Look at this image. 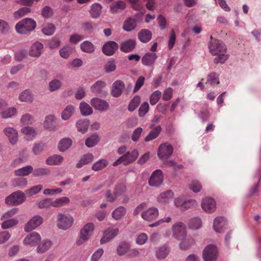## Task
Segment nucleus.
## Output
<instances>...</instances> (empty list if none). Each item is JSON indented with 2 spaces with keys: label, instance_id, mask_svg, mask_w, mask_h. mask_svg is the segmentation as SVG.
<instances>
[{
  "label": "nucleus",
  "instance_id": "1",
  "mask_svg": "<svg viewBox=\"0 0 261 261\" xmlns=\"http://www.w3.org/2000/svg\"><path fill=\"white\" fill-rule=\"evenodd\" d=\"M36 27V23L33 19L25 18L16 24L15 29L19 34H26L33 31Z\"/></svg>",
  "mask_w": 261,
  "mask_h": 261
},
{
  "label": "nucleus",
  "instance_id": "2",
  "mask_svg": "<svg viewBox=\"0 0 261 261\" xmlns=\"http://www.w3.org/2000/svg\"><path fill=\"white\" fill-rule=\"evenodd\" d=\"M139 152L137 149H133L131 151H127L113 164V166H117L121 164L124 165H128L134 162L139 156Z\"/></svg>",
  "mask_w": 261,
  "mask_h": 261
},
{
  "label": "nucleus",
  "instance_id": "3",
  "mask_svg": "<svg viewBox=\"0 0 261 261\" xmlns=\"http://www.w3.org/2000/svg\"><path fill=\"white\" fill-rule=\"evenodd\" d=\"M94 229V225L92 223H88L81 229L80 235L76 241L77 246H81L87 242Z\"/></svg>",
  "mask_w": 261,
  "mask_h": 261
},
{
  "label": "nucleus",
  "instance_id": "4",
  "mask_svg": "<svg viewBox=\"0 0 261 261\" xmlns=\"http://www.w3.org/2000/svg\"><path fill=\"white\" fill-rule=\"evenodd\" d=\"M73 221V218L68 214L60 213L57 217V226L60 229L63 230L71 227Z\"/></svg>",
  "mask_w": 261,
  "mask_h": 261
},
{
  "label": "nucleus",
  "instance_id": "5",
  "mask_svg": "<svg viewBox=\"0 0 261 261\" xmlns=\"http://www.w3.org/2000/svg\"><path fill=\"white\" fill-rule=\"evenodd\" d=\"M126 192V187L123 184L117 185L114 189V193L112 194L111 190H108L106 194V198L110 202H114L117 198L120 197H124L125 199V194Z\"/></svg>",
  "mask_w": 261,
  "mask_h": 261
},
{
  "label": "nucleus",
  "instance_id": "6",
  "mask_svg": "<svg viewBox=\"0 0 261 261\" xmlns=\"http://www.w3.org/2000/svg\"><path fill=\"white\" fill-rule=\"evenodd\" d=\"M208 48L210 52L214 56L224 53L226 50V47L222 42L213 38L212 36L211 37Z\"/></svg>",
  "mask_w": 261,
  "mask_h": 261
},
{
  "label": "nucleus",
  "instance_id": "7",
  "mask_svg": "<svg viewBox=\"0 0 261 261\" xmlns=\"http://www.w3.org/2000/svg\"><path fill=\"white\" fill-rule=\"evenodd\" d=\"M25 194L21 191H17L7 196L5 198V202L10 205H18L25 201Z\"/></svg>",
  "mask_w": 261,
  "mask_h": 261
},
{
  "label": "nucleus",
  "instance_id": "8",
  "mask_svg": "<svg viewBox=\"0 0 261 261\" xmlns=\"http://www.w3.org/2000/svg\"><path fill=\"white\" fill-rule=\"evenodd\" d=\"M173 237L177 240H182L187 235L186 225L181 222H177L171 228Z\"/></svg>",
  "mask_w": 261,
  "mask_h": 261
},
{
  "label": "nucleus",
  "instance_id": "9",
  "mask_svg": "<svg viewBox=\"0 0 261 261\" xmlns=\"http://www.w3.org/2000/svg\"><path fill=\"white\" fill-rule=\"evenodd\" d=\"M173 152V146L168 143L161 144L158 150V156L162 160H165L170 158Z\"/></svg>",
  "mask_w": 261,
  "mask_h": 261
},
{
  "label": "nucleus",
  "instance_id": "10",
  "mask_svg": "<svg viewBox=\"0 0 261 261\" xmlns=\"http://www.w3.org/2000/svg\"><path fill=\"white\" fill-rule=\"evenodd\" d=\"M217 256V247L213 245H207L203 251L202 257L204 261H216Z\"/></svg>",
  "mask_w": 261,
  "mask_h": 261
},
{
  "label": "nucleus",
  "instance_id": "11",
  "mask_svg": "<svg viewBox=\"0 0 261 261\" xmlns=\"http://www.w3.org/2000/svg\"><path fill=\"white\" fill-rule=\"evenodd\" d=\"M41 241L40 234L37 232L34 231L28 234L23 240V244L30 247H34L38 245Z\"/></svg>",
  "mask_w": 261,
  "mask_h": 261
},
{
  "label": "nucleus",
  "instance_id": "12",
  "mask_svg": "<svg viewBox=\"0 0 261 261\" xmlns=\"http://www.w3.org/2000/svg\"><path fill=\"white\" fill-rule=\"evenodd\" d=\"M43 222V218L40 215H35L25 224L24 230L25 232H30L40 226Z\"/></svg>",
  "mask_w": 261,
  "mask_h": 261
},
{
  "label": "nucleus",
  "instance_id": "13",
  "mask_svg": "<svg viewBox=\"0 0 261 261\" xmlns=\"http://www.w3.org/2000/svg\"><path fill=\"white\" fill-rule=\"evenodd\" d=\"M43 48V44L41 42L36 41L30 47L28 54L33 58L37 59L41 56Z\"/></svg>",
  "mask_w": 261,
  "mask_h": 261
},
{
  "label": "nucleus",
  "instance_id": "14",
  "mask_svg": "<svg viewBox=\"0 0 261 261\" xmlns=\"http://www.w3.org/2000/svg\"><path fill=\"white\" fill-rule=\"evenodd\" d=\"M91 106L95 110L100 112H105L109 109L110 105L108 102L104 99L94 97L90 100Z\"/></svg>",
  "mask_w": 261,
  "mask_h": 261
},
{
  "label": "nucleus",
  "instance_id": "15",
  "mask_svg": "<svg viewBox=\"0 0 261 261\" xmlns=\"http://www.w3.org/2000/svg\"><path fill=\"white\" fill-rule=\"evenodd\" d=\"M5 135L7 137L9 143L12 145H16L18 140V133L13 127L8 126L3 129Z\"/></svg>",
  "mask_w": 261,
  "mask_h": 261
},
{
  "label": "nucleus",
  "instance_id": "16",
  "mask_svg": "<svg viewBox=\"0 0 261 261\" xmlns=\"http://www.w3.org/2000/svg\"><path fill=\"white\" fill-rule=\"evenodd\" d=\"M163 179L162 171L160 169H157L151 174L149 178L148 183L151 187H158L162 184Z\"/></svg>",
  "mask_w": 261,
  "mask_h": 261
},
{
  "label": "nucleus",
  "instance_id": "17",
  "mask_svg": "<svg viewBox=\"0 0 261 261\" xmlns=\"http://www.w3.org/2000/svg\"><path fill=\"white\" fill-rule=\"evenodd\" d=\"M125 88V84L121 80H116L112 85L111 94L114 97H119Z\"/></svg>",
  "mask_w": 261,
  "mask_h": 261
},
{
  "label": "nucleus",
  "instance_id": "18",
  "mask_svg": "<svg viewBox=\"0 0 261 261\" xmlns=\"http://www.w3.org/2000/svg\"><path fill=\"white\" fill-rule=\"evenodd\" d=\"M118 48V44L115 41H109L104 44L102 47V53L107 56L113 55Z\"/></svg>",
  "mask_w": 261,
  "mask_h": 261
},
{
  "label": "nucleus",
  "instance_id": "19",
  "mask_svg": "<svg viewBox=\"0 0 261 261\" xmlns=\"http://www.w3.org/2000/svg\"><path fill=\"white\" fill-rule=\"evenodd\" d=\"M202 208L207 213H213L216 210V203L212 198H205L201 201Z\"/></svg>",
  "mask_w": 261,
  "mask_h": 261
},
{
  "label": "nucleus",
  "instance_id": "20",
  "mask_svg": "<svg viewBox=\"0 0 261 261\" xmlns=\"http://www.w3.org/2000/svg\"><path fill=\"white\" fill-rule=\"evenodd\" d=\"M226 225L227 222L224 217H218L214 220L213 227L215 231L217 232H222L226 228Z\"/></svg>",
  "mask_w": 261,
  "mask_h": 261
},
{
  "label": "nucleus",
  "instance_id": "21",
  "mask_svg": "<svg viewBox=\"0 0 261 261\" xmlns=\"http://www.w3.org/2000/svg\"><path fill=\"white\" fill-rule=\"evenodd\" d=\"M159 216L157 208L151 207L141 214L142 218L146 221H150L156 219Z\"/></svg>",
  "mask_w": 261,
  "mask_h": 261
},
{
  "label": "nucleus",
  "instance_id": "22",
  "mask_svg": "<svg viewBox=\"0 0 261 261\" xmlns=\"http://www.w3.org/2000/svg\"><path fill=\"white\" fill-rule=\"evenodd\" d=\"M119 231L117 228L107 229L105 231L103 236L100 241V243L103 244L109 242L117 235Z\"/></svg>",
  "mask_w": 261,
  "mask_h": 261
},
{
  "label": "nucleus",
  "instance_id": "23",
  "mask_svg": "<svg viewBox=\"0 0 261 261\" xmlns=\"http://www.w3.org/2000/svg\"><path fill=\"white\" fill-rule=\"evenodd\" d=\"M21 133L24 136L25 139L29 141H32L37 135L36 130L31 126H25L21 128Z\"/></svg>",
  "mask_w": 261,
  "mask_h": 261
},
{
  "label": "nucleus",
  "instance_id": "24",
  "mask_svg": "<svg viewBox=\"0 0 261 261\" xmlns=\"http://www.w3.org/2000/svg\"><path fill=\"white\" fill-rule=\"evenodd\" d=\"M174 196V193L171 190H167L159 195L157 201L162 204H167L173 199Z\"/></svg>",
  "mask_w": 261,
  "mask_h": 261
},
{
  "label": "nucleus",
  "instance_id": "25",
  "mask_svg": "<svg viewBox=\"0 0 261 261\" xmlns=\"http://www.w3.org/2000/svg\"><path fill=\"white\" fill-rule=\"evenodd\" d=\"M152 37V32L146 29L141 30L138 33V39L143 43L149 42Z\"/></svg>",
  "mask_w": 261,
  "mask_h": 261
},
{
  "label": "nucleus",
  "instance_id": "26",
  "mask_svg": "<svg viewBox=\"0 0 261 261\" xmlns=\"http://www.w3.org/2000/svg\"><path fill=\"white\" fill-rule=\"evenodd\" d=\"M18 99L21 102L32 103L34 101V94L30 89H25L19 94Z\"/></svg>",
  "mask_w": 261,
  "mask_h": 261
},
{
  "label": "nucleus",
  "instance_id": "27",
  "mask_svg": "<svg viewBox=\"0 0 261 261\" xmlns=\"http://www.w3.org/2000/svg\"><path fill=\"white\" fill-rule=\"evenodd\" d=\"M64 161V158L59 154H53L48 156L45 160V163L48 166L60 165Z\"/></svg>",
  "mask_w": 261,
  "mask_h": 261
},
{
  "label": "nucleus",
  "instance_id": "28",
  "mask_svg": "<svg viewBox=\"0 0 261 261\" xmlns=\"http://www.w3.org/2000/svg\"><path fill=\"white\" fill-rule=\"evenodd\" d=\"M136 45V42L134 39H128L121 43L120 50L124 53H129L134 50Z\"/></svg>",
  "mask_w": 261,
  "mask_h": 261
},
{
  "label": "nucleus",
  "instance_id": "29",
  "mask_svg": "<svg viewBox=\"0 0 261 261\" xmlns=\"http://www.w3.org/2000/svg\"><path fill=\"white\" fill-rule=\"evenodd\" d=\"M157 55L155 53H146L142 58V63L147 66H152L154 65Z\"/></svg>",
  "mask_w": 261,
  "mask_h": 261
},
{
  "label": "nucleus",
  "instance_id": "30",
  "mask_svg": "<svg viewBox=\"0 0 261 261\" xmlns=\"http://www.w3.org/2000/svg\"><path fill=\"white\" fill-rule=\"evenodd\" d=\"M17 112V110L16 108L9 107L8 105L0 114V116L4 119L10 118L16 115Z\"/></svg>",
  "mask_w": 261,
  "mask_h": 261
},
{
  "label": "nucleus",
  "instance_id": "31",
  "mask_svg": "<svg viewBox=\"0 0 261 261\" xmlns=\"http://www.w3.org/2000/svg\"><path fill=\"white\" fill-rule=\"evenodd\" d=\"M137 27V20L135 17H128L124 21L123 29L126 32L134 30Z\"/></svg>",
  "mask_w": 261,
  "mask_h": 261
},
{
  "label": "nucleus",
  "instance_id": "32",
  "mask_svg": "<svg viewBox=\"0 0 261 261\" xmlns=\"http://www.w3.org/2000/svg\"><path fill=\"white\" fill-rule=\"evenodd\" d=\"M33 168L31 165H28L21 168L16 169L14 173L17 176H26L33 172Z\"/></svg>",
  "mask_w": 261,
  "mask_h": 261
},
{
  "label": "nucleus",
  "instance_id": "33",
  "mask_svg": "<svg viewBox=\"0 0 261 261\" xmlns=\"http://www.w3.org/2000/svg\"><path fill=\"white\" fill-rule=\"evenodd\" d=\"M169 249L166 246H163L159 247L155 251V256L160 260L165 259L169 254Z\"/></svg>",
  "mask_w": 261,
  "mask_h": 261
},
{
  "label": "nucleus",
  "instance_id": "34",
  "mask_svg": "<svg viewBox=\"0 0 261 261\" xmlns=\"http://www.w3.org/2000/svg\"><path fill=\"white\" fill-rule=\"evenodd\" d=\"M130 248V244L126 242H122L119 244L117 247V253L119 256L126 254Z\"/></svg>",
  "mask_w": 261,
  "mask_h": 261
},
{
  "label": "nucleus",
  "instance_id": "35",
  "mask_svg": "<svg viewBox=\"0 0 261 261\" xmlns=\"http://www.w3.org/2000/svg\"><path fill=\"white\" fill-rule=\"evenodd\" d=\"M72 144V141L69 138L62 139L59 143L58 149L61 152H64L68 149Z\"/></svg>",
  "mask_w": 261,
  "mask_h": 261
},
{
  "label": "nucleus",
  "instance_id": "36",
  "mask_svg": "<svg viewBox=\"0 0 261 261\" xmlns=\"http://www.w3.org/2000/svg\"><path fill=\"white\" fill-rule=\"evenodd\" d=\"M52 246V242L49 240H43L37 247V252L42 254L49 250Z\"/></svg>",
  "mask_w": 261,
  "mask_h": 261
},
{
  "label": "nucleus",
  "instance_id": "37",
  "mask_svg": "<svg viewBox=\"0 0 261 261\" xmlns=\"http://www.w3.org/2000/svg\"><path fill=\"white\" fill-rule=\"evenodd\" d=\"M80 48L82 51L87 54H92L94 52L95 49L93 44L89 41L83 42L81 44Z\"/></svg>",
  "mask_w": 261,
  "mask_h": 261
},
{
  "label": "nucleus",
  "instance_id": "38",
  "mask_svg": "<svg viewBox=\"0 0 261 261\" xmlns=\"http://www.w3.org/2000/svg\"><path fill=\"white\" fill-rule=\"evenodd\" d=\"M80 109L81 114L84 116H87L93 113V109L91 106L85 101H82L80 104Z\"/></svg>",
  "mask_w": 261,
  "mask_h": 261
},
{
  "label": "nucleus",
  "instance_id": "39",
  "mask_svg": "<svg viewBox=\"0 0 261 261\" xmlns=\"http://www.w3.org/2000/svg\"><path fill=\"white\" fill-rule=\"evenodd\" d=\"M75 108L72 105H68L62 111L61 117L63 120L69 119L74 113Z\"/></svg>",
  "mask_w": 261,
  "mask_h": 261
},
{
  "label": "nucleus",
  "instance_id": "40",
  "mask_svg": "<svg viewBox=\"0 0 261 261\" xmlns=\"http://www.w3.org/2000/svg\"><path fill=\"white\" fill-rule=\"evenodd\" d=\"M77 130L82 134L85 133L88 128L89 123L87 120H79L75 124Z\"/></svg>",
  "mask_w": 261,
  "mask_h": 261
},
{
  "label": "nucleus",
  "instance_id": "41",
  "mask_svg": "<svg viewBox=\"0 0 261 261\" xmlns=\"http://www.w3.org/2000/svg\"><path fill=\"white\" fill-rule=\"evenodd\" d=\"M126 8L125 3L122 1H117L113 2L111 7L110 10L112 13H115L119 10H123Z\"/></svg>",
  "mask_w": 261,
  "mask_h": 261
},
{
  "label": "nucleus",
  "instance_id": "42",
  "mask_svg": "<svg viewBox=\"0 0 261 261\" xmlns=\"http://www.w3.org/2000/svg\"><path fill=\"white\" fill-rule=\"evenodd\" d=\"M126 214V209L122 206L117 207L112 212V217L115 220L121 219Z\"/></svg>",
  "mask_w": 261,
  "mask_h": 261
},
{
  "label": "nucleus",
  "instance_id": "43",
  "mask_svg": "<svg viewBox=\"0 0 261 261\" xmlns=\"http://www.w3.org/2000/svg\"><path fill=\"white\" fill-rule=\"evenodd\" d=\"M93 158L94 157L92 154H87L82 158L79 163H77L76 167L77 168H80L92 162Z\"/></svg>",
  "mask_w": 261,
  "mask_h": 261
},
{
  "label": "nucleus",
  "instance_id": "44",
  "mask_svg": "<svg viewBox=\"0 0 261 261\" xmlns=\"http://www.w3.org/2000/svg\"><path fill=\"white\" fill-rule=\"evenodd\" d=\"M3 221L1 224V228L4 230L14 227L18 223V220L14 218L7 219Z\"/></svg>",
  "mask_w": 261,
  "mask_h": 261
},
{
  "label": "nucleus",
  "instance_id": "45",
  "mask_svg": "<svg viewBox=\"0 0 261 261\" xmlns=\"http://www.w3.org/2000/svg\"><path fill=\"white\" fill-rule=\"evenodd\" d=\"M106 86V83L101 81L95 82L91 87V91L96 94H100Z\"/></svg>",
  "mask_w": 261,
  "mask_h": 261
},
{
  "label": "nucleus",
  "instance_id": "46",
  "mask_svg": "<svg viewBox=\"0 0 261 261\" xmlns=\"http://www.w3.org/2000/svg\"><path fill=\"white\" fill-rule=\"evenodd\" d=\"M162 130L160 125L157 126L155 128L151 131L149 134L145 138V141L148 142L155 139L160 133Z\"/></svg>",
  "mask_w": 261,
  "mask_h": 261
},
{
  "label": "nucleus",
  "instance_id": "47",
  "mask_svg": "<svg viewBox=\"0 0 261 261\" xmlns=\"http://www.w3.org/2000/svg\"><path fill=\"white\" fill-rule=\"evenodd\" d=\"M55 30L56 28L54 24L48 23L42 25L41 31L45 35L51 36L54 33Z\"/></svg>",
  "mask_w": 261,
  "mask_h": 261
},
{
  "label": "nucleus",
  "instance_id": "48",
  "mask_svg": "<svg viewBox=\"0 0 261 261\" xmlns=\"http://www.w3.org/2000/svg\"><path fill=\"white\" fill-rule=\"evenodd\" d=\"M179 244V248L182 250L190 248L194 243V240L191 238H185Z\"/></svg>",
  "mask_w": 261,
  "mask_h": 261
},
{
  "label": "nucleus",
  "instance_id": "49",
  "mask_svg": "<svg viewBox=\"0 0 261 261\" xmlns=\"http://www.w3.org/2000/svg\"><path fill=\"white\" fill-rule=\"evenodd\" d=\"M70 202V199L67 197H62L59 198H57L54 201H53V207H61L66 204H68Z\"/></svg>",
  "mask_w": 261,
  "mask_h": 261
},
{
  "label": "nucleus",
  "instance_id": "50",
  "mask_svg": "<svg viewBox=\"0 0 261 261\" xmlns=\"http://www.w3.org/2000/svg\"><path fill=\"white\" fill-rule=\"evenodd\" d=\"M108 165V161L107 160L100 159L92 165V169L95 171H99L105 168Z\"/></svg>",
  "mask_w": 261,
  "mask_h": 261
},
{
  "label": "nucleus",
  "instance_id": "51",
  "mask_svg": "<svg viewBox=\"0 0 261 261\" xmlns=\"http://www.w3.org/2000/svg\"><path fill=\"white\" fill-rule=\"evenodd\" d=\"M37 206L40 209L49 208L53 207V200L50 198L43 199L37 202Z\"/></svg>",
  "mask_w": 261,
  "mask_h": 261
},
{
  "label": "nucleus",
  "instance_id": "52",
  "mask_svg": "<svg viewBox=\"0 0 261 261\" xmlns=\"http://www.w3.org/2000/svg\"><path fill=\"white\" fill-rule=\"evenodd\" d=\"M50 171L47 168H38L33 171V176L35 177L44 176L48 175Z\"/></svg>",
  "mask_w": 261,
  "mask_h": 261
},
{
  "label": "nucleus",
  "instance_id": "53",
  "mask_svg": "<svg viewBox=\"0 0 261 261\" xmlns=\"http://www.w3.org/2000/svg\"><path fill=\"white\" fill-rule=\"evenodd\" d=\"M99 141V136L97 135L94 134L86 140L85 144L88 147H92L94 146Z\"/></svg>",
  "mask_w": 261,
  "mask_h": 261
},
{
  "label": "nucleus",
  "instance_id": "54",
  "mask_svg": "<svg viewBox=\"0 0 261 261\" xmlns=\"http://www.w3.org/2000/svg\"><path fill=\"white\" fill-rule=\"evenodd\" d=\"M48 86L50 91H56L61 88L62 82L59 80L54 79L49 83Z\"/></svg>",
  "mask_w": 261,
  "mask_h": 261
},
{
  "label": "nucleus",
  "instance_id": "55",
  "mask_svg": "<svg viewBox=\"0 0 261 261\" xmlns=\"http://www.w3.org/2000/svg\"><path fill=\"white\" fill-rule=\"evenodd\" d=\"M72 52V48L68 45L63 47L59 50L60 56L64 59L68 58Z\"/></svg>",
  "mask_w": 261,
  "mask_h": 261
},
{
  "label": "nucleus",
  "instance_id": "56",
  "mask_svg": "<svg viewBox=\"0 0 261 261\" xmlns=\"http://www.w3.org/2000/svg\"><path fill=\"white\" fill-rule=\"evenodd\" d=\"M13 184L14 186L20 189L24 188L28 185V180L24 178H17L13 180Z\"/></svg>",
  "mask_w": 261,
  "mask_h": 261
},
{
  "label": "nucleus",
  "instance_id": "57",
  "mask_svg": "<svg viewBox=\"0 0 261 261\" xmlns=\"http://www.w3.org/2000/svg\"><path fill=\"white\" fill-rule=\"evenodd\" d=\"M102 7L98 3L93 4L91 7L90 13L92 16H99L101 12Z\"/></svg>",
  "mask_w": 261,
  "mask_h": 261
},
{
  "label": "nucleus",
  "instance_id": "58",
  "mask_svg": "<svg viewBox=\"0 0 261 261\" xmlns=\"http://www.w3.org/2000/svg\"><path fill=\"white\" fill-rule=\"evenodd\" d=\"M140 97L139 96H136L130 101L128 106V109L130 112H133L138 107L139 103H140Z\"/></svg>",
  "mask_w": 261,
  "mask_h": 261
},
{
  "label": "nucleus",
  "instance_id": "59",
  "mask_svg": "<svg viewBox=\"0 0 261 261\" xmlns=\"http://www.w3.org/2000/svg\"><path fill=\"white\" fill-rule=\"evenodd\" d=\"M43 189V186L41 185H38L34 186L30 189H27L25 191V193L30 197L32 196L39 192H40Z\"/></svg>",
  "mask_w": 261,
  "mask_h": 261
},
{
  "label": "nucleus",
  "instance_id": "60",
  "mask_svg": "<svg viewBox=\"0 0 261 261\" xmlns=\"http://www.w3.org/2000/svg\"><path fill=\"white\" fill-rule=\"evenodd\" d=\"M33 122V116L29 113L23 114L20 118V122L23 125L32 124Z\"/></svg>",
  "mask_w": 261,
  "mask_h": 261
},
{
  "label": "nucleus",
  "instance_id": "61",
  "mask_svg": "<svg viewBox=\"0 0 261 261\" xmlns=\"http://www.w3.org/2000/svg\"><path fill=\"white\" fill-rule=\"evenodd\" d=\"M148 239L147 234L142 232L137 235L136 238V243L139 245L145 244Z\"/></svg>",
  "mask_w": 261,
  "mask_h": 261
},
{
  "label": "nucleus",
  "instance_id": "62",
  "mask_svg": "<svg viewBox=\"0 0 261 261\" xmlns=\"http://www.w3.org/2000/svg\"><path fill=\"white\" fill-rule=\"evenodd\" d=\"M189 188L193 192L198 193L201 191L202 186L198 181L193 180L189 184Z\"/></svg>",
  "mask_w": 261,
  "mask_h": 261
},
{
  "label": "nucleus",
  "instance_id": "63",
  "mask_svg": "<svg viewBox=\"0 0 261 261\" xmlns=\"http://www.w3.org/2000/svg\"><path fill=\"white\" fill-rule=\"evenodd\" d=\"M149 109V104L147 102H144L139 109L138 115L140 117H144L148 112Z\"/></svg>",
  "mask_w": 261,
  "mask_h": 261
},
{
  "label": "nucleus",
  "instance_id": "64",
  "mask_svg": "<svg viewBox=\"0 0 261 261\" xmlns=\"http://www.w3.org/2000/svg\"><path fill=\"white\" fill-rule=\"evenodd\" d=\"M201 226V220L198 218H194L191 219L189 222V227L192 229H198Z\"/></svg>",
  "mask_w": 261,
  "mask_h": 261
}]
</instances>
